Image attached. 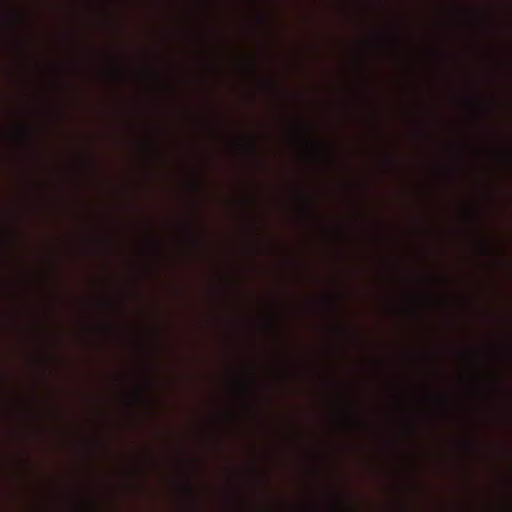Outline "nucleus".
Returning a JSON list of instances; mask_svg holds the SVG:
<instances>
[{
  "instance_id": "20e7f679",
  "label": "nucleus",
  "mask_w": 512,
  "mask_h": 512,
  "mask_svg": "<svg viewBox=\"0 0 512 512\" xmlns=\"http://www.w3.org/2000/svg\"><path fill=\"white\" fill-rule=\"evenodd\" d=\"M432 402L437 411L443 412L445 410L446 403L442 396L434 395L432 398Z\"/></svg>"
},
{
  "instance_id": "7ed1b4c3",
  "label": "nucleus",
  "mask_w": 512,
  "mask_h": 512,
  "mask_svg": "<svg viewBox=\"0 0 512 512\" xmlns=\"http://www.w3.org/2000/svg\"><path fill=\"white\" fill-rule=\"evenodd\" d=\"M473 103L477 107L482 116H487L490 113V106L486 102L480 100H473Z\"/></svg>"
},
{
  "instance_id": "f257e3e1",
  "label": "nucleus",
  "mask_w": 512,
  "mask_h": 512,
  "mask_svg": "<svg viewBox=\"0 0 512 512\" xmlns=\"http://www.w3.org/2000/svg\"><path fill=\"white\" fill-rule=\"evenodd\" d=\"M358 417V407H345L332 415L333 420L339 423H348L356 420Z\"/></svg>"
},
{
  "instance_id": "dca6fc26",
  "label": "nucleus",
  "mask_w": 512,
  "mask_h": 512,
  "mask_svg": "<svg viewBox=\"0 0 512 512\" xmlns=\"http://www.w3.org/2000/svg\"><path fill=\"white\" fill-rule=\"evenodd\" d=\"M19 49L23 50V45L22 44H19Z\"/></svg>"
},
{
  "instance_id": "423d86ee",
  "label": "nucleus",
  "mask_w": 512,
  "mask_h": 512,
  "mask_svg": "<svg viewBox=\"0 0 512 512\" xmlns=\"http://www.w3.org/2000/svg\"><path fill=\"white\" fill-rule=\"evenodd\" d=\"M404 488H405L406 493L409 496H413V494L415 493V490L417 488V485H416L415 480L413 479V477H408L406 479L405 487Z\"/></svg>"
},
{
  "instance_id": "0eeeda50",
  "label": "nucleus",
  "mask_w": 512,
  "mask_h": 512,
  "mask_svg": "<svg viewBox=\"0 0 512 512\" xmlns=\"http://www.w3.org/2000/svg\"><path fill=\"white\" fill-rule=\"evenodd\" d=\"M479 243H480L481 250L483 251V253L487 254V253H490L493 251L492 244L488 238L481 237L479 239Z\"/></svg>"
},
{
  "instance_id": "2eb2a0df",
  "label": "nucleus",
  "mask_w": 512,
  "mask_h": 512,
  "mask_svg": "<svg viewBox=\"0 0 512 512\" xmlns=\"http://www.w3.org/2000/svg\"><path fill=\"white\" fill-rule=\"evenodd\" d=\"M252 69H253V70H255V69H256L255 63H252Z\"/></svg>"
},
{
  "instance_id": "9d476101",
  "label": "nucleus",
  "mask_w": 512,
  "mask_h": 512,
  "mask_svg": "<svg viewBox=\"0 0 512 512\" xmlns=\"http://www.w3.org/2000/svg\"><path fill=\"white\" fill-rule=\"evenodd\" d=\"M502 413H505V414H510L511 413V405L510 403L506 404L502 410H501Z\"/></svg>"
},
{
  "instance_id": "9b49d317",
  "label": "nucleus",
  "mask_w": 512,
  "mask_h": 512,
  "mask_svg": "<svg viewBox=\"0 0 512 512\" xmlns=\"http://www.w3.org/2000/svg\"><path fill=\"white\" fill-rule=\"evenodd\" d=\"M192 242H193V244H194L195 246H197V245H198V243H199V238H198V236L193 235V236H192Z\"/></svg>"
},
{
  "instance_id": "f03ea898",
  "label": "nucleus",
  "mask_w": 512,
  "mask_h": 512,
  "mask_svg": "<svg viewBox=\"0 0 512 512\" xmlns=\"http://www.w3.org/2000/svg\"><path fill=\"white\" fill-rule=\"evenodd\" d=\"M294 128L296 129L297 132L301 133L304 137V143H305V146L310 149V150H314L317 148V144L313 141H311L310 139H307L306 137V131L303 129L302 126L298 125V124H295L294 125Z\"/></svg>"
},
{
  "instance_id": "6e6552de",
  "label": "nucleus",
  "mask_w": 512,
  "mask_h": 512,
  "mask_svg": "<svg viewBox=\"0 0 512 512\" xmlns=\"http://www.w3.org/2000/svg\"><path fill=\"white\" fill-rule=\"evenodd\" d=\"M304 208H305V212L308 214V215H311L312 214V206H311V203L309 201H305L304 203Z\"/></svg>"
},
{
  "instance_id": "f8f14e48",
  "label": "nucleus",
  "mask_w": 512,
  "mask_h": 512,
  "mask_svg": "<svg viewBox=\"0 0 512 512\" xmlns=\"http://www.w3.org/2000/svg\"><path fill=\"white\" fill-rule=\"evenodd\" d=\"M385 160H386V162H387V164H388V165H391V164H392V162H393V159H392V157H391L390 155H387V156H386V158H385Z\"/></svg>"
},
{
  "instance_id": "ddd939ff",
  "label": "nucleus",
  "mask_w": 512,
  "mask_h": 512,
  "mask_svg": "<svg viewBox=\"0 0 512 512\" xmlns=\"http://www.w3.org/2000/svg\"><path fill=\"white\" fill-rule=\"evenodd\" d=\"M15 20H17L18 22H22L24 20L23 16L22 15H15L14 16Z\"/></svg>"
},
{
  "instance_id": "1a4fd4ad",
  "label": "nucleus",
  "mask_w": 512,
  "mask_h": 512,
  "mask_svg": "<svg viewBox=\"0 0 512 512\" xmlns=\"http://www.w3.org/2000/svg\"><path fill=\"white\" fill-rule=\"evenodd\" d=\"M248 147L253 154L257 152V145L255 141L250 142Z\"/></svg>"
},
{
  "instance_id": "39448f33",
  "label": "nucleus",
  "mask_w": 512,
  "mask_h": 512,
  "mask_svg": "<svg viewBox=\"0 0 512 512\" xmlns=\"http://www.w3.org/2000/svg\"><path fill=\"white\" fill-rule=\"evenodd\" d=\"M493 388L497 391H503L505 393V396L508 400H510L511 398V392L507 389L504 388L503 386V383L501 382V380L499 378H494L493 379Z\"/></svg>"
},
{
  "instance_id": "f3484780",
  "label": "nucleus",
  "mask_w": 512,
  "mask_h": 512,
  "mask_svg": "<svg viewBox=\"0 0 512 512\" xmlns=\"http://www.w3.org/2000/svg\"><path fill=\"white\" fill-rule=\"evenodd\" d=\"M146 146L150 149L151 148V144L150 143H146Z\"/></svg>"
},
{
  "instance_id": "4468645a",
  "label": "nucleus",
  "mask_w": 512,
  "mask_h": 512,
  "mask_svg": "<svg viewBox=\"0 0 512 512\" xmlns=\"http://www.w3.org/2000/svg\"><path fill=\"white\" fill-rule=\"evenodd\" d=\"M137 397L140 398L141 400H144V395H143L142 391L137 392Z\"/></svg>"
}]
</instances>
